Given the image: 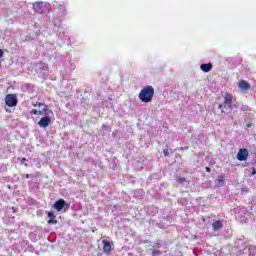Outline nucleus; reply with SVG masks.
Instances as JSON below:
<instances>
[{
	"instance_id": "obj_1",
	"label": "nucleus",
	"mask_w": 256,
	"mask_h": 256,
	"mask_svg": "<svg viewBox=\"0 0 256 256\" xmlns=\"http://www.w3.org/2000/svg\"><path fill=\"white\" fill-rule=\"evenodd\" d=\"M218 108L224 115H229L233 111V94L226 93L223 103L219 104Z\"/></svg>"
},
{
	"instance_id": "obj_2",
	"label": "nucleus",
	"mask_w": 256,
	"mask_h": 256,
	"mask_svg": "<svg viewBox=\"0 0 256 256\" xmlns=\"http://www.w3.org/2000/svg\"><path fill=\"white\" fill-rule=\"evenodd\" d=\"M155 95V88L153 86H145L139 92V99L142 103H151L153 101V97Z\"/></svg>"
},
{
	"instance_id": "obj_3",
	"label": "nucleus",
	"mask_w": 256,
	"mask_h": 256,
	"mask_svg": "<svg viewBox=\"0 0 256 256\" xmlns=\"http://www.w3.org/2000/svg\"><path fill=\"white\" fill-rule=\"evenodd\" d=\"M5 103L8 107H17V96L15 94H7Z\"/></svg>"
},
{
	"instance_id": "obj_4",
	"label": "nucleus",
	"mask_w": 256,
	"mask_h": 256,
	"mask_svg": "<svg viewBox=\"0 0 256 256\" xmlns=\"http://www.w3.org/2000/svg\"><path fill=\"white\" fill-rule=\"evenodd\" d=\"M238 161H247L249 159V150L247 148H241L236 156Z\"/></svg>"
},
{
	"instance_id": "obj_5",
	"label": "nucleus",
	"mask_w": 256,
	"mask_h": 256,
	"mask_svg": "<svg viewBox=\"0 0 256 256\" xmlns=\"http://www.w3.org/2000/svg\"><path fill=\"white\" fill-rule=\"evenodd\" d=\"M39 127H43L44 129L46 127H49V125H51V117L49 116H44L40 119V121L38 122Z\"/></svg>"
},
{
	"instance_id": "obj_6",
	"label": "nucleus",
	"mask_w": 256,
	"mask_h": 256,
	"mask_svg": "<svg viewBox=\"0 0 256 256\" xmlns=\"http://www.w3.org/2000/svg\"><path fill=\"white\" fill-rule=\"evenodd\" d=\"M103 252L109 255L113 251V245L107 240H102Z\"/></svg>"
},
{
	"instance_id": "obj_7",
	"label": "nucleus",
	"mask_w": 256,
	"mask_h": 256,
	"mask_svg": "<svg viewBox=\"0 0 256 256\" xmlns=\"http://www.w3.org/2000/svg\"><path fill=\"white\" fill-rule=\"evenodd\" d=\"M33 9L36 13H39L40 15L45 13V10H43V2H35L33 4Z\"/></svg>"
},
{
	"instance_id": "obj_8",
	"label": "nucleus",
	"mask_w": 256,
	"mask_h": 256,
	"mask_svg": "<svg viewBox=\"0 0 256 256\" xmlns=\"http://www.w3.org/2000/svg\"><path fill=\"white\" fill-rule=\"evenodd\" d=\"M65 205H67V202H65L63 199H59L54 203L53 207L56 209V211H61Z\"/></svg>"
},
{
	"instance_id": "obj_9",
	"label": "nucleus",
	"mask_w": 256,
	"mask_h": 256,
	"mask_svg": "<svg viewBox=\"0 0 256 256\" xmlns=\"http://www.w3.org/2000/svg\"><path fill=\"white\" fill-rule=\"evenodd\" d=\"M213 231H219L220 229H223V221L216 220L212 223Z\"/></svg>"
},
{
	"instance_id": "obj_10",
	"label": "nucleus",
	"mask_w": 256,
	"mask_h": 256,
	"mask_svg": "<svg viewBox=\"0 0 256 256\" xmlns=\"http://www.w3.org/2000/svg\"><path fill=\"white\" fill-rule=\"evenodd\" d=\"M200 69L204 73H209V71H211V69H213V64L212 63L202 64V65H200Z\"/></svg>"
},
{
	"instance_id": "obj_11",
	"label": "nucleus",
	"mask_w": 256,
	"mask_h": 256,
	"mask_svg": "<svg viewBox=\"0 0 256 256\" xmlns=\"http://www.w3.org/2000/svg\"><path fill=\"white\" fill-rule=\"evenodd\" d=\"M239 88L247 91L248 89H251V85L249 84V82L242 80L239 82Z\"/></svg>"
},
{
	"instance_id": "obj_12",
	"label": "nucleus",
	"mask_w": 256,
	"mask_h": 256,
	"mask_svg": "<svg viewBox=\"0 0 256 256\" xmlns=\"http://www.w3.org/2000/svg\"><path fill=\"white\" fill-rule=\"evenodd\" d=\"M33 107H43L42 111L44 113H47L49 111V106H47L46 104H43L41 102H34L32 103Z\"/></svg>"
},
{
	"instance_id": "obj_13",
	"label": "nucleus",
	"mask_w": 256,
	"mask_h": 256,
	"mask_svg": "<svg viewBox=\"0 0 256 256\" xmlns=\"http://www.w3.org/2000/svg\"><path fill=\"white\" fill-rule=\"evenodd\" d=\"M35 67L38 71H47V69H49L47 64H45L44 62H39V63L35 64Z\"/></svg>"
},
{
	"instance_id": "obj_14",
	"label": "nucleus",
	"mask_w": 256,
	"mask_h": 256,
	"mask_svg": "<svg viewBox=\"0 0 256 256\" xmlns=\"http://www.w3.org/2000/svg\"><path fill=\"white\" fill-rule=\"evenodd\" d=\"M30 115H43V111L37 110V109H32L30 111Z\"/></svg>"
},
{
	"instance_id": "obj_15",
	"label": "nucleus",
	"mask_w": 256,
	"mask_h": 256,
	"mask_svg": "<svg viewBox=\"0 0 256 256\" xmlns=\"http://www.w3.org/2000/svg\"><path fill=\"white\" fill-rule=\"evenodd\" d=\"M58 221L55 218H50L48 220V225H57Z\"/></svg>"
},
{
	"instance_id": "obj_16",
	"label": "nucleus",
	"mask_w": 256,
	"mask_h": 256,
	"mask_svg": "<svg viewBox=\"0 0 256 256\" xmlns=\"http://www.w3.org/2000/svg\"><path fill=\"white\" fill-rule=\"evenodd\" d=\"M152 247H153V250H157V249H161L162 245H161V243L156 242V243H154V245Z\"/></svg>"
},
{
	"instance_id": "obj_17",
	"label": "nucleus",
	"mask_w": 256,
	"mask_h": 256,
	"mask_svg": "<svg viewBox=\"0 0 256 256\" xmlns=\"http://www.w3.org/2000/svg\"><path fill=\"white\" fill-rule=\"evenodd\" d=\"M158 255H161V251H159V250L152 251V256H158Z\"/></svg>"
},
{
	"instance_id": "obj_18",
	"label": "nucleus",
	"mask_w": 256,
	"mask_h": 256,
	"mask_svg": "<svg viewBox=\"0 0 256 256\" xmlns=\"http://www.w3.org/2000/svg\"><path fill=\"white\" fill-rule=\"evenodd\" d=\"M48 217H50V219H53V218L56 219L57 216H55V213L50 211L48 212Z\"/></svg>"
},
{
	"instance_id": "obj_19",
	"label": "nucleus",
	"mask_w": 256,
	"mask_h": 256,
	"mask_svg": "<svg viewBox=\"0 0 256 256\" xmlns=\"http://www.w3.org/2000/svg\"><path fill=\"white\" fill-rule=\"evenodd\" d=\"M185 181H186L185 178H178V179H177V182L180 183V184L185 183Z\"/></svg>"
},
{
	"instance_id": "obj_20",
	"label": "nucleus",
	"mask_w": 256,
	"mask_h": 256,
	"mask_svg": "<svg viewBox=\"0 0 256 256\" xmlns=\"http://www.w3.org/2000/svg\"><path fill=\"white\" fill-rule=\"evenodd\" d=\"M20 163L23 165L25 163V161H27V158L22 157V158H18Z\"/></svg>"
},
{
	"instance_id": "obj_21",
	"label": "nucleus",
	"mask_w": 256,
	"mask_h": 256,
	"mask_svg": "<svg viewBox=\"0 0 256 256\" xmlns=\"http://www.w3.org/2000/svg\"><path fill=\"white\" fill-rule=\"evenodd\" d=\"M163 153H164L165 157H169V150L168 149H164Z\"/></svg>"
},
{
	"instance_id": "obj_22",
	"label": "nucleus",
	"mask_w": 256,
	"mask_h": 256,
	"mask_svg": "<svg viewBox=\"0 0 256 256\" xmlns=\"http://www.w3.org/2000/svg\"><path fill=\"white\" fill-rule=\"evenodd\" d=\"M218 182L221 183L222 185H225V181L223 180V177H220L218 179Z\"/></svg>"
},
{
	"instance_id": "obj_23",
	"label": "nucleus",
	"mask_w": 256,
	"mask_h": 256,
	"mask_svg": "<svg viewBox=\"0 0 256 256\" xmlns=\"http://www.w3.org/2000/svg\"><path fill=\"white\" fill-rule=\"evenodd\" d=\"M205 171H206L207 173H211V168H210V167H206V168H205Z\"/></svg>"
},
{
	"instance_id": "obj_24",
	"label": "nucleus",
	"mask_w": 256,
	"mask_h": 256,
	"mask_svg": "<svg viewBox=\"0 0 256 256\" xmlns=\"http://www.w3.org/2000/svg\"><path fill=\"white\" fill-rule=\"evenodd\" d=\"M185 149H189V147H180L179 148L180 151H185Z\"/></svg>"
},
{
	"instance_id": "obj_25",
	"label": "nucleus",
	"mask_w": 256,
	"mask_h": 256,
	"mask_svg": "<svg viewBox=\"0 0 256 256\" xmlns=\"http://www.w3.org/2000/svg\"><path fill=\"white\" fill-rule=\"evenodd\" d=\"M4 52L0 49V59L3 57Z\"/></svg>"
},
{
	"instance_id": "obj_26",
	"label": "nucleus",
	"mask_w": 256,
	"mask_h": 256,
	"mask_svg": "<svg viewBox=\"0 0 256 256\" xmlns=\"http://www.w3.org/2000/svg\"><path fill=\"white\" fill-rule=\"evenodd\" d=\"M252 175H256V170H255V168L252 169Z\"/></svg>"
},
{
	"instance_id": "obj_27",
	"label": "nucleus",
	"mask_w": 256,
	"mask_h": 256,
	"mask_svg": "<svg viewBox=\"0 0 256 256\" xmlns=\"http://www.w3.org/2000/svg\"><path fill=\"white\" fill-rule=\"evenodd\" d=\"M67 11L65 9H63V15H66Z\"/></svg>"
},
{
	"instance_id": "obj_28",
	"label": "nucleus",
	"mask_w": 256,
	"mask_h": 256,
	"mask_svg": "<svg viewBox=\"0 0 256 256\" xmlns=\"http://www.w3.org/2000/svg\"><path fill=\"white\" fill-rule=\"evenodd\" d=\"M25 177H26V179H29V174H26V176H25Z\"/></svg>"
},
{
	"instance_id": "obj_29",
	"label": "nucleus",
	"mask_w": 256,
	"mask_h": 256,
	"mask_svg": "<svg viewBox=\"0 0 256 256\" xmlns=\"http://www.w3.org/2000/svg\"><path fill=\"white\" fill-rule=\"evenodd\" d=\"M247 127H251V124H247Z\"/></svg>"
},
{
	"instance_id": "obj_30",
	"label": "nucleus",
	"mask_w": 256,
	"mask_h": 256,
	"mask_svg": "<svg viewBox=\"0 0 256 256\" xmlns=\"http://www.w3.org/2000/svg\"><path fill=\"white\" fill-rule=\"evenodd\" d=\"M24 165H25V167H28V164H27V163H25Z\"/></svg>"
}]
</instances>
